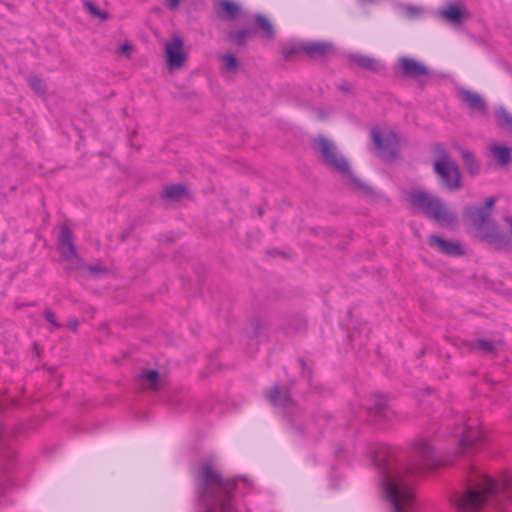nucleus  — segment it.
<instances>
[{
	"label": "nucleus",
	"mask_w": 512,
	"mask_h": 512,
	"mask_svg": "<svg viewBox=\"0 0 512 512\" xmlns=\"http://www.w3.org/2000/svg\"><path fill=\"white\" fill-rule=\"evenodd\" d=\"M409 10L411 11V14L415 12V8H410Z\"/></svg>",
	"instance_id": "a18cd8bd"
},
{
	"label": "nucleus",
	"mask_w": 512,
	"mask_h": 512,
	"mask_svg": "<svg viewBox=\"0 0 512 512\" xmlns=\"http://www.w3.org/2000/svg\"><path fill=\"white\" fill-rule=\"evenodd\" d=\"M167 64L170 69L181 68L186 61V54L183 49V41L175 37L171 43L166 46Z\"/></svg>",
	"instance_id": "2eb2a0df"
},
{
	"label": "nucleus",
	"mask_w": 512,
	"mask_h": 512,
	"mask_svg": "<svg viewBox=\"0 0 512 512\" xmlns=\"http://www.w3.org/2000/svg\"><path fill=\"white\" fill-rule=\"evenodd\" d=\"M381 491L392 512H415V497L409 475L433 468L441 463L435 449L426 440L415 443L414 455L407 463L402 452L378 445L371 452Z\"/></svg>",
	"instance_id": "f257e3e1"
},
{
	"label": "nucleus",
	"mask_w": 512,
	"mask_h": 512,
	"mask_svg": "<svg viewBox=\"0 0 512 512\" xmlns=\"http://www.w3.org/2000/svg\"><path fill=\"white\" fill-rule=\"evenodd\" d=\"M9 438L10 431L0 424V469L4 474L0 476V503H2V497L5 496L8 487L6 475L10 472L11 463L15 457V451L10 445Z\"/></svg>",
	"instance_id": "1a4fd4ad"
},
{
	"label": "nucleus",
	"mask_w": 512,
	"mask_h": 512,
	"mask_svg": "<svg viewBox=\"0 0 512 512\" xmlns=\"http://www.w3.org/2000/svg\"><path fill=\"white\" fill-rule=\"evenodd\" d=\"M250 32V28H243L238 31H231L228 34V39L237 46H243L246 43Z\"/></svg>",
	"instance_id": "cd10ccee"
},
{
	"label": "nucleus",
	"mask_w": 512,
	"mask_h": 512,
	"mask_svg": "<svg viewBox=\"0 0 512 512\" xmlns=\"http://www.w3.org/2000/svg\"><path fill=\"white\" fill-rule=\"evenodd\" d=\"M59 250L66 262V270L78 271L80 269H84L85 265L79 256L73 241V233L67 225H62L60 229Z\"/></svg>",
	"instance_id": "6e6552de"
},
{
	"label": "nucleus",
	"mask_w": 512,
	"mask_h": 512,
	"mask_svg": "<svg viewBox=\"0 0 512 512\" xmlns=\"http://www.w3.org/2000/svg\"><path fill=\"white\" fill-rule=\"evenodd\" d=\"M300 50L311 59L324 60L334 52V46L327 41H307L300 44Z\"/></svg>",
	"instance_id": "f8f14e48"
},
{
	"label": "nucleus",
	"mask_w": 512,
	"mask_h": 512,
	"mask_svg": "<svg viewBox=\"0 0 512 512\" xmlns=\"http://www.w3.org/2000/svg\"><path fill=\"white\" fill-rule=\"evenodd\" d=\"M44 316L46 321L49 322L54 328L59 329L62 327L61 324L56 320L55 314L52 310L46 309Z\"/></svg>",
	"instance_id": "72a5a7b5"
},
{
	"label": "nucleus",
	"mask_w": 512,
	"mask_h": 512,
	"mask_svg": "<svg viewBox=\"0 0 512 512\" xmlns=\"http://www.w3.org/2000/svg\"><path fill=\"white\" fill-rule=\"evenodd\" d=\"M429 244L437 247L439 252L449 256H462L465 254L464 248L459 242L447 241L436 235L429 237Z\"/></svg>",
	"instance_id": "dca6fc26"
},
{
	"label": "nucleus",
	"mask_w": 512,
	"mask_h": 512,
	"mask_svg": "<svg viewBox=\"0 0 512 512\" xmlns=\"http://www.w3.org/2000/svg\"><path fill=\"white\" fill-rule=\"evenodd\" d=\"M181 0H166V7L169 10H175L179 7Z\"/></svg>",
	"instance_id": "e433bc0d"
},
{
	"label": "nucleus",
	"mask_w": 512,
	"mask_h": 512,
	"mask_svg": "<svg viewBox=\"0 0 512 512\" xmlns=\"http://www.w3.org/2000/svg\"><path fill=\"white\" fill-rule=\"evenodd\" d=\"M490 153L501 166H506L511 161V150L506 146L493 145L490 148Z\"/></svg>",
	"instance_id": "b1692460"
},
{
	"label": "nucleus",
	"mask_w": 512,
	"mask_h": 512,
	"mask_svg": "<svg viewBox=\"0 0 512 512\" xmlns=\"http://www.w3.org/2000/svg\"><path fill=\"white\" fill-rule=\"evenodd\" d=\"M371 137L375 147L379 151L394 154L398 141L397 134L395 132H390L387 137H383L378 129H374L371 132Z\"/></svg>",
	"instance_id": "f3484780"
},
{
	"label": "nucleus",
	"mask_w": 512,
	"mask_h": 512,
	"mask_svg": "<svg viewBox=\"0 0 512 512\" xmlns=\"http://www.w3.org/2000/svg\"><path fill=\"white\" fill-rule=\"evenodd\" d=\"M348 59L357 66L370 72L377 73L383 68L382 64L372 56L354 53L349 55Z\"/></svg>",
	"instance_id": "aec40b11"
},
{
	"label": "nucleus",
	"mask_w": 512,
	"mask_h": 512,
	"mask_svg": "<svg viewBox=\"0 0 512 512\" xmlns=\"http://www.w3.org/2000/svg\"><path fill=\"white\" fill-rule=\"evenodd\" d=\"M83 6L92 16L99 18L101 20L109 19V14L107 12L102 11L97 5L92 3L89 0H83Z\"/></svg>",
	"instance_id": "c756f323"
},
{
	"label": "nucleus",
	"mask_w": 512,
	"mask_h": 512,
	"mask_svg": "<svg viewBox=\"0 0 512 512\" xmlns=\"http://www.w3.org/2000/svg\"><path fill=\"white\" fill-rule=\"evenodd\" d=\"M451 501L458 512H512L504 502L512 503V475L492 478L472 468L461 491Z\"/></svg>",
	"instance_id": "f03ea898"
},
{
	"label": "nucleus",
	"mask_w": 512,
	"mask_h": 512,
	"mask_svg": "<svg viewBox=\"0 0 512 512\" xmlns=\"http://www.w3.org/2000/svg\"><path fill=\"white\" fill-rule=\"evenodd\" d=\"M440 17L449 24L459 26L465 19L463 9L456 4L450 3L446 7L439 10Z\"/></svg>",
	"instance_id": "6ab92c4d"
},
{
	"label": "nucleus",
	"mask_w": 512,
	"mask_h": 512,
	"mask_svg": "<svg viewBox=\"0 0 512 512\" xmlns=\"http://www.w3.org/2000/svg\"><path fill=\"white\" fill-rule=\"evenodd\" d=\"M438 159L434 162V170L441 178V184L448 190L461 188V173L458 165L451 159L447 150L440 144L434 146Z\"/></svg>",
	"instance_id": "0eeeda50"
},
{
	"label": "nucleus",
	"mask_w": 512,
	"mask_h": 512,
	"mask_svg": "<svg viewBox=\"0 0 512 512\" xmlns=\"http://www.w3.org/2000/svg\"><path fill=\"white\" fill-rule=\"evenodd\" d=\"M388 406L386 399L383 397H377L371 407H369V413L380 419L388 418Z\"/></svg>",
	"instance_id": "bb28decb"
},
{
	"label": "nucleus",
	"mask_w": 512,
	"mask_h": 512,
	"mask_svg": "<svg viewBox=\"0 0 512 512\" xmlns=\"http://www.w3.org/2000/svg\"><path fill=\"white\" fill-rule=\"evenodd\" d=\"M454 147L460 153L462 161H463V165H464L465 169L467 170L468 174H470L471 176L478 175L481 171V164L476 159L475 154L472 151L462 147L459 144H455Z\"/></svg>",
	"instance_id": "a211bd4d"
},
{
	"label": "nucleus",
	"mask_w": 512,
	"mask_h": 512,
	"mask_svg": "<svg viewBox=\"0 0 512 512\" xmlns=\"http://www.w3.org/2000/svg\"><path fill=\"white\" fill-rule=\"evenodd\" d=\"M409 201L414 207L420 209L425 216L436 220L441 226H450L456 221L455 214L446 207L438 196L417 190L409 195Z\"/></svg>",
	"instance_id": "423d86ee"
},
{
	"label": "nucleus",
	"mask_w": 512,
	"mask_h": 512,
	"mask_svg": "<svg viewBox=\"0 0 512 512\" xmlns=\"http://www.w3.org/2000/svg\"><path fill=\"white\" fill-rule=\"evenodd\" d=\"M398 65L401 70V73L404 77L411 79H419L423 76H428L430 71L426 65L416 61L413 58L409 57H400L398 59Z\"/></svg>",
	"instance_id": "ddd939ff"
},
{
	"label": "nucleus",
	"mask_w": 512,
	"mask_h": 512,
	"mask_svg": "<svg viewBox=\"0 0 512 512\" xmlns=\"http://www.w3.org/2000/svg\"><path fill=\"white\" fill-rule=\"evenodd\" d=\"M459 94L462 101L468 106L472 113H478L484 116L488 114V105L479 93L467 88H460Z\"/></svg>",
	"instance_id": "4468645a"
},
{
	"label": "nucleus",
	"mask_w": 512,
	"mask_h": 512,
	"mask_svg": "<svg viewBox=\"0 0 512 512\" xmlns=\"http://www.w3.org/2000/svg\"><path fill=\"white\" fill-rule=\"evenodd\" d=\"M69 324H70V327L73 329V330H77L78 328V320L77 319H71L69 321Z\"/></svg>",
	"instance_id": "a19ab883"
},
{
	"label": "nucleus",
	"mask_w": 512,
	"mask_h": 512,
	"mask_svg": "<svg viewBox=\"0 0 512 512\" xmlns=\"http://www.w3.org/2000/svg\"><path fill=\"white\" fill-rule=\"evenodd\" d=\"M495 116L499 128L512 135V113L500 105L495 109Z\"/></svg>",
	"instance_id": "412c9836"
},
{
	"label": "nucleus",
	"mask_w": 512,
	"mask_h": 512,
	"mask_svg": "<svg viewBox=\"0 0 512 512\" xmlns=\"http://www.w3.org/2000/svg\"><path fill=\"white\" fill-rule=\"evenodd\" d=\"M463 217L477 230L485 231L481 238L487 243L495 245L499 250L510 246V236L499 230L496 223L491 219V213L486 208L478 205H467L463 209Z\"/></svg>",
	"instance_id": "39448f33"
},
{
	"label": "nucleus",
	"mask_w": 512,
	"mask_h": 512,
	"mask_svg": "<svg viewBox=\"0 0 512 512\" xmlns=\"http://www.w3.org/2000/svg\"><path fill=\"white\" fill-rule=\"evenodd\" d=\"M313 149L319 155L321 162L330 170L347 178L358 189L364 192L371 191L368 185L353 174L349 162L331 139L324 135L317 136L313 139Z\"/></svg>",
	"instance_id": "20e7f679"
},
{
	"label": "nucleus",
	"mask_w": 512,
	"mask_h": 512,
	"mask_svg": "<svg viewBox=\"0 0 512 512\" xmlns=\"http://www.w3.org/2000/svg\"><path fill=\"white\" fill-rule=\"evenodd\" d=\"M142 385H146L150 389H156L159 383V372L155 369L143 370L139 376Z\"/></svg>",
	"instance_id": "a878e982"
},
{
	"label": "nucleus",
	"mask_w": 512,
	"mask_h": 512,
	"mask_svg": "<svg viewBox=\"0 0 512 512\" xmlns=\"http://www.w3.org/2000/svg\"><path fill=\"white\" fill-rule=\"evenodd\" d=\"M188 194L187 188L184 185L173 184L166 186L161 197L170 201H179Z\"/></svg>",
	"instance_id": "5701e85b"
},
{
	"label": "nucleus",
	"mask_w": 512,
	"mask_h": 512,
	"mask_svg": "<svg viewBox=\"0 0 512 512\" xmlns=\"http://www.w3.org/2000/svg\"><path fill=\"white\" fill-rule=\"evenodd\" d=\"M471 348L481 350L485 353H493L495 351V345L493 341L486 339L478 340L476 343L471 345Z\"/></svg>",
	"instance_id": "2f4dec72"
},
{
	"label": "nucleus",
	"mask_w": 512,
	"mask_h": 512,
	"mask_svg": "<svg viewBox=\"0 0 512 512\" xmlns=\"http://www.w3.org/2000/svg\"><path fill=\"white\" fill-rule=\"evenodd\" d=\"M495 203H496V197L495 196H491V197L486 199L485 205L482 206V208H486L489 211V213L492 214V210H493V208L495 206Z\"/></svg>",
	"instance_id": "c9c22d12"
},
{
	"label": "nucleus",
	"mask_w": 512,
	"mask_h": 512,
	"mask_svg": "<svg viewBox=\"0 0 512 512\" xmlns=\"http://www.w3.org/2000/svg\"><path fill=\"white\" fill-rule=\"evenodd\" d=\"M84 269L87 274L92 277H101L107 273V268L101 264L87 265L84 267Z\"/></svg>",
	"instance_id": "473e14b6"
},
{
	"label": "nucleus",
	"mask_w": 512,
	"mask_h": 512,
	"mask_svg": "<svg viewBox=\"0 0 512 512\" xmlns=\"http://www.w3.org/2000/svg\"><path fill=\"white\" fill-rule=\"evenodd\" d=\"M263 213H264L263 209H262V208H259V210H258V214H259V216H262V215H263Z\"/></svg>",
	"instance_id": "c03bdc74"
},
{
	"label": "nucleus",
	"mask_w": 512,
	"mask_h": 512,
	"mask_svg": "<svg viewBox=\"0 0 512 512\" xmlns=\"http://www.w3.org/2000/svg\"><path fill=\"white\" fill-rule=\"evenodd\" d=\"M219 6L223 12V18L228 21L236 20L241 16V7L231 0H221Z\"/></svg>",
	"instance_id": "4be33fe9"
},
{
	"label": "nucleus",
	"mask_w": 512,
	"mask_h": 512,
	"mask_svg": "<svg viewBox=\"0 0 512 512\" xmlns=\"http://www.w3.org/2000/svg\"><path fill=\"white\" fill-rule=\"evenodd\" d=\"M297 325L293 327L294 332H300L306 328V321L302 317H297L295 319Z\"/></svg>",
	"instance_id": "f704fd0d"
},
{
	"label": "nucleus",
	"mask_w": 512,
	"mask_h": 512,
	"mask_svg": "<svg viewBox=\"0 0 512 512\" xmlns=\"http://www.w3.org/2000/svg\"><path fill=\"white\" fill-rule=\"evenodd\" d=\"M220 61L224 64L226 72L235 73L238 70V59L233 54H224L220 57Z\"/></svg>",
	"instance_id": "c85d7f7f"
},
{
	"label": "nucleus",
	"mask_w": 512,
	"mask_h": 512,
	"mask_svg": "<svg viewBox=\"0 0 512 512\" xmlns=\"http://www.w3.org/2000/svg\"><path fill=\"white\" fill-rule=\"evenodd\" d=\"M455 435H460L457 446L460 454L480 450L486 444V436L483 431L470 426L461 428L459 432H455Z\"/></svg>",
	"instance_id": "9d476101"
},
{
	"label": "nucleus",
	"mask_w": 512,
	"mask_h": 512,
	"mask_svg": "<svg viewBox=\"0 0 512 512\" xmlns=\"http://www.w3.org/2000/svg\"><path fill=\"white\" fill-rule=\"evenodd\" d=\"M300 363H301V366H302V375H303V377H305L307 380H309L310 372H309L308 368L306 367V363L303 360H300Z\"/></svg>",
	"instance_id": "ea45409f"
},
{
	"label": "nucleus",
	"mask_w": 512,
	"mask_h": 512,
	"mask_svg": "<svg viewBox=\"0 0 512 512\" xmlns=\"http://www.w3.org/2000/svg\"><path fill=\"white\" fill-rule=\"evenodd\" d=\"M256 27L262 31L267 39H272L275 35V29L267 17L262 14H256L254 17Z\"/></svg>",
	"instance_id": "393cba45"
},
{
	"label": "nucleus",
	"mask_w": 512,
	"mask_h": 512,
	"mask_svg": "<svg viewBox=\"0 0 512 512\" xmlns=\"http://www.w3.org/2000/svg\"><path fill=\"white\" fill-rule=\"evenodd\" d=\"M198 512H239L234 491L237 480L224 479L211 462L202 463L193 472Z\"/></svg>",
	"instance_id": "7ed1b4c3"
},
{
	"label": "nucleus",
	"mask_w": 512,
	"mask_h": 512,
	"mask_svg": "<svg viewBox=\"0 0 512 512\" xmlns=\"http://www.w3.org/2000/svg\"><path fill=\"white\" fill-rule=\"evenodd\" d=\"M28 85L37 95L46 93V84L44 80L38 76L29 77Z\"/></svg>",
	"instance_id": "7c9ffc66"
},
{
	"label": "nucleus",
	"mask_w": 512,
	"mask_h": 512,
	"mask_svg": "<svg viewBox=\"0 0 512 512\" xmlns=\"http://www.w3.org/2000/svg\"><path fill=\"white\" fill-rule=\"evenodd\" d=\"M298 51H301L300 50V47L299 48H291V49H287L284 51V58L286 60H290L294 54H296Z\"/></svg>",
	"instance_id": "4c0bfd02"
},
{
	"label": "nucleus",
	"mask_w": 512,
	"mask_h": 512,
	"mask_svg": "<svg viewBox=\"0 0 512 512\" xmlns=\"http://www.w3.org/2000/svg\"><path fill=\"white\" fill-rule=\"evenodd\" d=\"M266 398L271 405L287 415H292L297 410L296 404L291 398L287 388H281L278 385H274L266 392Z\"/></svg>",
	"instance_id": "9b49d317"
},
{
	"label": "nucleus",
	"mask_w": 512,
	"mask_h": 512,
	"mask_svg": "<svg viewBox=\"0 0 512 512\" xmlns=\"http://www.w3.org/2000/svg\"><path fill=\"white\" fill-rule=\"evenodd\" d=\"M338 89L342 92L350 93L352 91V86L348 82L344 81L338 85Z\"/></svg>",
	"instance_id": "58836bf2"
},
{
	"label": "nucleus",
	"mask_w": 512,
	"mask_h": 512,
	"mask_svg": "<svg viewBox=\"0 0 512 512\" xmlns=\"http://www.w3.org/2000/svg\"><path fill=\"white\" fill-rule=\"evenodd\" d=\"M359 1L362 2V3H364V2L374 3L377 0H359Z\"/></svg>",
	"instance_id": "37998d69"
},
{
	"label": "nucleus",
	"mask_w": 512,
	"mask_h": 512,
	"mask_svg": "<svg viewBox=\"0 0 512 512\" xmlns=\"http://www.w3.org/2000/svg\"><path fill=\"white\" fill-rule=\"evenodd\" d=\"M131 49H132V47H131L129 44H127V43H126V44H123V45L121 46V51H122L123 53H128Z\"/></svg>",
	"instance_id": "79ce46f5"
}]
</instances>
